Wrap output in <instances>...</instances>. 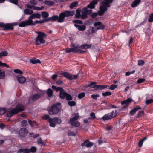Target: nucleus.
<instances>
[{
	"label": "nucleus",
	"instance_id": "69168bd1",
	"mask_svg": "<svg viewBox=\"0 0 153 153\" xmlns=\"http://www.w3.org/2000/svg\"><path fill=\"white\" fill-rule=\"evenodd\" d=\"M73 22L74 23H76L79 24H82L83 23L82 21L79 20H73Z\"/></svg>",
	"mask_w": 153,
	"mask_h": 153
},
{
	"label": "nucleus",
	"instance_id": "4468645a",
	"mask_svg": "<svg viewBox=\"0 0 153 153\" xmlns=\"http://www.w3.org/2000/svg\"><path fill=\"white\" fill-rule=\"evenodd\" d=\"M42 97V95L40 94H36L32 95L31 97V98L33 101H35L40 98Z\"/></svg>",
	"mask_w": 153,
	"mask_h": 153
},
{
	"label": "nucleus",
	"instance_id": "49530a36",
	"mask_svg": "<svg viewBox=\"0 0 153 153\" xmlns=\"http://www.w3.org/2000/svg\"><path fill=\"white\" fill-rule=\"evenodd\" d=\"M4 76L5 74L4 71H2L1 70H0V78L3 79Z\"/></svg>",
	"mask_w": 153,
	"mask_h": 153
},
{
	"label": "nucleus",
	"instance_id": "a211bd4d",
	"mask_svg": "<svg viewBox=\"0 0 153 153\" xmlns=\"http://www.w3.org/2000/svg\"><path fill=\"white\" fill-rule=\"evenodd\" d=\"M107 85H95L93 86L92 88H94L95 90L103 89L107 87Z\"/></svg>",
	"mask_w": 153,
	"mask_h": 153
},
{
	"label": "nucleus",
	"instance_id": "7c9ffc66",
	"mask_svg": "<svg viewBox=\"0 0 153 153\" xmlns=\"http://www.w3.org/2000/svg\"><path fill=\"white\" fill-rule=\"evenodd\" d=\"M76 13L75 15L76 17L77 18H81V14L80 11L77 9L76 10Z\"/></svg>",
	"mask_w": 153,
	"mask_h": 153
},
{
	"label": "nucleus",
	"instance_id": "774afa93",
	"mask_svg": "<svg viewBox=\"0 0 153 153\" xmlns=\"http://www.w3.org/2000/svg\"><path fill=\"white\" fill-rule=\"evenodd\" d=\"M152 102H153V99H149L146 101V103L147 104H149Z\"/></svg>",
	"mask_w": 153,
	"mask_h": 153
},
{
	"label": "nucleus",
	"instance_id": "5701e85b",
	"mask_svg": "<svg viewBox=\"0 0 153 153\" xmlns=\"http://www.w3.org/2000/svg\"><path fill=\"white\" fill-rule=\"evenodd\" d=\"M62 74L65 77L69 79V80H72L73 79L72 77V75L69 74L67 72H64Z\"/></svg>",
	"mask_w": 153,
	"mask_h": 153
},
{
	"label": "nucleus",
	"instance_id": "c03bdc74",
	"mask_svg": "<svg viewBox=\"0 0 153 153\" xmlns=\"http://www.w3.org/2000/svg\"><path fill=\"white\" fill-rule=\"evenodd\" d=\"M6 110L4 108H0V115H2L5 114L6 112Z\"/></svg>",
	"mask_w": 153,
	"mask_h": 153
},
{
	"label": "nucleus",
	"instance_id": "473e14b6",
	"mask_svg": "<svg viewBox=\"0 0 153 153\" xmlns=\"http://www.w3.org/2000/svg\"><path fill=\"white\" fill-rule=\"evenodd\" d=\"M53 91L51 89H48L47 91V93L49 97H51L53 94Z\"/></svg>",
	"mask_w": 153,
	"mask_h": 153
},
{
	"label": "nucleus",
	"instance_id": "f704fd0d",
	"mask_svg": "<svg viewBox=\"0 0 153 153\" xmlns=\"http://www.w3.org/2000/svg\"><path fill=\"white\" fill-rule=\"evenodd\" d=\"M8 53L7 51H2L0 53V58L2 56H5L7 55Z\"/></svg>",
	"mask_w": 153,
	"mask_h": 153
},
{
	"label": "nucleus",
	"instance_id": "37998d69",
	"mask_svg": "<svg viewBox=\"0 0 153 153\" xmlns=\"http://www.w3.org/2000/svg\"><path fill=\"white\" fill-rule=\"evenodd\" d=\"M68 104L71 106H74L76 105V103L74 101H69Z\"/></svg>",
	"mask_w": 153,
	"mask_h": 153
},
{
	"label": "nucleus",
	"instance_id": "412c9836",
	"mask_svg": "<svg viewBox=\"0 0 153 153\" xmlns=\"http://www.w3.org/2000/svg\"><path fill=\"white\" fill-rule=\"evenodd\" d=\"M30 152V150L28 149H20L18 151L17 153H29Z\"/></svg>",
	"mask_w": 153,
	"mask_h": 153
},
{
	"label": "nucleus",
	"instance_id": "8fccbe9b",
	"mask_svg": "<svg viewBox=\"0 0 153 153\" xmlns=\"http://www.w3.org/2000/svg\"><path fill=\"white\" fill-rule=\"evenodd\" d=\"M102 94L103 96L106 97L108 96L111 95V93L110 92L107 91L103 93Z\"/></svg>",
	"mask_w": 153,
	"mask_h": 153
},
{
	"label": "nucleus",
	"instance_id": "f3484780",
	"mask_svg": "<svg viewBox=\"0 0 153 153\" xmlns=\"http://www.w3.org/2000/svg\"><path fill=\"white\" fill-rule=\"evenodd\" d=\"M98 3V0H93L89 5L88 6V7L90 8H94L95 7V5Z\"/></svg>",
	"mask_w": 153,
	"mask_h": 153
},
{
	"label": "nucleus",
	"instance_id": "6e6d98bb",
	"mask_svg": "<svg viewBox=\"0 0 153 153\" xmlns=\"http://www.w3.org/2000/svg\"><path fill=\"white\" fill-rule=\"evenodd\" d=\"M144 112L143 111H139L138 113V114L137 115V117L142 116L144 115Z\"/></svg>",
	"mask_w": 153,
	"mask_h": 153
},
{
	"label": "nucleus",
	"instance_id": "aec40b11",
	"mask_svg": "<svg viewBox=\"0 0 153 153\" xmlns=\"http://www.w3.org/2000/svg\"><path fill=\"white\" fill-rule=\"evenodd\" d=\"M141 108L138 106H136L133 110L130 111V114L131 115H133L138 110L141 109Z\"/></svg>",
	"mask_w": 153,
	"mask_h": 153
},
{
	"label": "nucleus",
	"instance_id": "393cba45",
	"mask_svg": "<svg viewBox=\"0 0 153 153\" xmlns=\"http://www.w3.org/2000/svg\"><path fill=\"white\" fill-rule=\"evenodd\" d=\"M141 2V0H134L131 5L132 7H134L137 6Z\"/></svg>",
	"mask_w": 153,
	"mask_h": 153
},
{
	"label": "nucleus",
	"instance_id": "680f3d73",
	"mask_svg": "<svg viewBox=\"0 0 153 153\" xmlns=\"http://www.w3.org/2000/svg\"><path fill=\"white\" fill-rule=\"evenodd\" d=\"M148 21L150 22H153V13L151 14Z\"/></svg>",
	"mask_w": 153,
	"mask_h": 153
},
{
	"label": "nucleus",
	"instance_id": "864d4df0",
	"mask_svg": "<svg viewBox=\"0 0 153 153\" xmlns=\"http://www.w3.org/2000/svg\"><path fill=\"white\" fill-rule=\"evenodd\" d=\"M77 49L78 50V52H76V53H84L85 52V51H82V50H81L79 49V48H81V46H79L78 45H77Z\"/></svg>",
	"mask_w": 153,
	"mask_h": 153
},
{
	"label": "nucleus",
	"instance_id": "de8ad7c7",
	"mask_svg": "<svg viewBox=\"0 0 153 153\" xmlns=\"http://www.w3.org/2000/svg\"><path fill=\"white\" fill-rule=\"evenodd\" d=\"M144 64V62L143 60H140L138 61V65L139 66H142Z\"/></svg>",
	"mask_w": 153,
	"mask_h": 153
},
{
	"label": "nucleus",
	"instance_id": "2f4dec72",
	"mask_svg": "<svg viewBox=\"0 0 153 153\" xmlns=\"http://www.w3.org/2000/svg\"><path fill=\"white\" fill-rule=\"evenodd\" d=\"M37 143L39 145H41L42 146L45 145V143L42 141V139L40 138H38Z\"/></svg>",
	"mask_w": 153,
	"mask_h": 153
},
{
	"label": "nucleus",
	"instance_id": "4be33fe9",
	"mask_svg": "<svg viewBox=\"0 0 153 153\" xmlns=\"http://www.w3.org/2000/svg\"><path fill=\"white\" fill-rule=\"evenodd\" d=\"M67 93H66L63 89L60 92L59 96L60 98L64 99L66 97Z\"/></svg>",
	"mask_w": 153,
	"mask_h": 153
},
{
	"label": "nucleus",
	"instance_id": "ddd939ff",
	"mask_svg": "<svg viewBox=\"0 0 153 153\" xmlns=\"http://www.w3.org/2000/svg\"><path fill=\"white\" fill-rule=\"evenodd\" d=\"M28 132V131L26 128H22L19 131V134L21 136L24 137L27 134Z\"/></svg>",
	"mask_w": 153,
	"mask_h": 153
},
{
	"label": "nucleus",
	"instance_id": "58836bf2",
	"mask_svg": "<svg viewBox=\"0 0 153 153\" xmlns=\"http://www.w3.org/2000/svg\"><path fill=\"white\" fill-rule=\"evenodd\" d=\"M90 117L88 118L89 119H94L96 118L94 113H91L90 114Z\"/></svg>",
	"mask_w": 153,
	"mask_h": 153
},
{
	"label": "nucleus",
	"instance_id": "f03ea898",
	"mask_svg": "<svg viewBox=\"0 0 153 153\" xmlns=\"http://www.w3.org/2000/svg\"><path fill=\"white\" fill-rule=\"evenodd\" d=\"M41 16V15L39 13H32L29 17L28 20L22 22L19 24V27H25L31 25H34L35 23H33L32 19L34 18H39Z\"/></svg>",
	"mask_w": 153,
	"mask_h": 153
},
{
	"label": "nucleus",
	"instance_id": "c85d7f7f",
	"mask_svg": "<svg viewBox=\"0 0 153 153\" xmlns=\"http://www.w3.org/2000/svg\"><path fill=\"white\" fill-rule=\"evenodd\" d=\"M52 88L53 89L55 90L56 92L59 91L60 92L63 89V88L62 87H56L55 85H52Z\"/></svg>",
	"mask_w": 153,
	"mask_h": 153
},
{
	"label": "nucleus",
	"instance_id": "338daca9",
	"mask_svg": "<svg viewBox=\"0 0 153 153\" xmlns=\"http://www.w3.org/2000/svg\"><path fill=\"white\" fill-rule=\"evenodd\" d=\"M145 81V79L143 78L139 79L137 81V83H141Z\"/></svg>",
	"mask_w": 153,
	"mask_h": 153
},
{
	"label": "nucleus",
	"instance_id": "1a4fd4ad",
	"mask_svg": "<svg viewBox=\"0 0 153 153\" xmlns=\"http://www.w3.org/2000/svg\"><path fill=\"white\" fill-rule=\"evenodd\" d=\"M71 48H67L66 49V52L69 53L71 52H78V51L77 49V45L73 44L71 46Z\"/></svg>",
	"mask_w": 153,
	"mask_h": 153
},
{
	"label": "nucleus",
	"instance_id": "6e6552de",
	"mask_svg": "<svg viewBox=\"0 0 153 153\" xmlns=\"http://www.w3.org/2000/svg\"><path fill=\"white\" fill-rule=\"evenodd\" d=\"M15 23L4 24L3 23L0 22V27H3L5 30H13V26L16 25Z\"/></svg>",
	"mask_w": 153,
	"mask_h": 153
},
{
	"label": "nucleus",
	"instance_id": "f257e3e1",
	"mask_svg": "<svg viewBox=\"0 0 153 153\" xmlns=\"http://www.w3.org/2000/svg\"><path fill=\"white\" fill-rule=\"evenodd\" d=\"M113 0H103L100 4V10L98 14L100 16L103 15L107 10V8L110 6V4L113 1Z\"/></svg>",
	"mask_w": 153,
	"mask_h": 153
},
{
	"label": "nucleus",
	"instance_id": "2eb2a0df",
	"mask_svg": "<svg viewBox=\"0 0 153 153\" xmlns=\"http://www.w3.org/2000/svg\"><path fill=\"white\" fill-rule=\"evenodd\" d=\"M74 26L77 28L79 30L84 31L86 28V26L84 25H79L77 24H75Z\"/></svg>",
	"mask_w": 153,
	"mask_h": 153
},
{
	"label": "nucleus",
	"instance_id": "09e8293b",
	"mask_svg": "<svg viewBox=\"0 0 153 153\" xmlns=\"http://www.w3.org/2000/svg\"><path fill=\"white\" fill-rule=\"evenodd\" d=\"M19 0H10V1H9L16 5H18Z\"/></svg>",
	"mask_w": 153,
	"mask_h": 153
},
{
	"label": "nucleus",
	"instance_id": "3c124183",
	"mask_svg": "<svg viewBox=\"0 0 153 153\" xmlns=\"http://www.w3.org/2000/svg\"><path fill=\"white\" fill-rule=\"evenodd\" d=\"M66 97V100H71L72 99V97L71 95L68 94Z\"/></svg>",
	"mask_w": 153,
	"mask_h": 153
},
{
	"label": "nucleus",
	"instance_id": "423d86ee",
	"mask_svg": "<svg viewBox=\"0 0 153 153\" xmlns=\"http://www.w3.org/2000/svg\"><path fill=\"white\" fill-rule=\"evenodd\" d=\"M117 114V111L113 110L111 112L106 114L102 117L101 118L104 120L111 119L115 117Z\"/></svg>",
	"mask_w": 153,
	"mask_h": 153
},
{
	"label": "nucleus",
	"instance_id": "a18cd8bd",
	"mask_svg": "<svg viewBox=\"0 0 153 153\" xmlns=\"http://www.w3.org/2000/svg\"><path fill=\"white\" fill-rule=\"evenodd\" d=\"M85 96V93L84 92H82L79 94L78 95V98L79 99L83 98Z\"/></svg>",
	"mask_w": 153,
	"mask_h": 153
},
{
	"label": "nucleus",
	"instance_id": "603ef678",
	"mask_svg": "<svg viewBox=\"0 0 153 153\" xmlns=\"http://www.w3.org/2000/svg\"><path fill=\"white\" fill-rule=\"evenodd\" d=\"M117 86V85H112L109 88V89L111 90H114L115 89Z\"/></svg>",
	"mask_w": 153,
	"mask_h": 153
},
{
	"label": "nucleus",
	"instance_id": "dca6fc26",
	"mask_svg": "<svg viewBox=\"0 0 153 153\" xmlns=\"http://www.w3.org/2000/svg\"><path fill=\"white\" fill-rule=\"evenodd\" d=\"M48 121L49 123L50 126L54 127L55 126L56 121L54 119V117L53 118H50L48 119Z\"/></svg>",
	"mask_w": 153,
	"mask_h": 153
},
{
	"label": "nucleus",
	"instance_id": "0eeeda50",
	"mask_svg": "<svg viewBox=\"0 0 153 153\" xmlns=\"http://www.w3.org/2000/svg\"><path fill=\"white\" fill-rule=\"evenodd\" d=\"M75 13L74 10L71 11H66L60 13L61 19L59 22H63L65 17H68L72 16Z\"/></svg>",
	"mask_w": 153,
	"mask_h": 153
},
{
	"label": "nucleus",
	"instance_id": "cd10ccee",
	"mask_svg": "<svg viewBox=\"0 0 153 153\" xmlns=\"http://www.w3.org/2000/svg\"><path fill=\"white\" fill-rule=\"evenodd\" d=\"M78 118L79 116L78 114L77 113L75 117L70 119V123H74V122H76V121L78 119Z\"/></svg>",
	"mask_w": 153,
	"mask_h": 153
},
{
	"label": "nucleus",
	"instance_id": "a19ab883",
	"mask_svg": "<svg viewBox=\"0 0 153 153\" xmlns=\"http://www.w3.org/2000/svg\"><path fill=\"white\" fill-rule=\"evenodd\" d=\"M78 3L77 2H75L74 3H72L71 4L70 7L71 9H72L74 7H75L77 4Z\"/></svg>",
	"mask_w": 153,
	"mask_h": 153
},
{
	"label": "nucleus",
	"instance_id": "9b49d317",
	"mask_svg": "<svg viewBox=\"0 0 153 153\" xmlns=\"http://www.w3.org/2000/svg\"><path fill=\"white\" fill-rule=\"evenodd\" d=\"M133 101L130 98H128L126 100L122 101L121 102L122 105H125L123 106V108H125L128 107L129 103Z\"/></svg>",
	"mask_w": 153,
	"mask_h": 153
},
{
	"label": "nucleus",
	"instance_id": "bb28decb",
	"mask_svg": "<svg viewBox=\"0 0 153 153\" xmlns=\"http://www.w3.org/2000/svg\"><path fill=\"white\" fill-rule=\"evenodd\" d=\"M81 13L82 19H85L87 17V14L84 9L82 10Z\"/></svg>",
	"mask_w": 153,
	"mask_h": 153
},
{
	"label": "nucleus",
	"instance_id": "5fc2aeb1",
	"mask_svg": "<svg viewBox=\"0 0 153 153\" xmlns=\"http://www.w3.org/2000/svg\"><path fill=\"white\" fill-rule=\"evenodd\" d=\"M36 148L34 146L32 147L30 149V151L32 152H35L36 151Z\"/></svg>",
	"mask_w": 153,
	"mask_h": 153
},
{
	"label": "nucleus",
	"instance_id": "20e7f679",
	"mask_svg": "<svg viewBox=\"0 0 153 153\" xmlns=\"http://www.w3.org/2000/svg\"><path fill=\"white\" fill-rule=\"evenodd\" d=\"M61 109L60 103H56L53 104L48 110V113L50 115L57 114Z\"/></svg>",
	"mask_w": 153,
	"mask_h": 153
},
{
	"label": "nucleus",
	"instance_id": "f8f14e48",
	"mask_svg": "<svg viewBox=\"0 0 153 153\" xmlns=\"http://www.w3.org/2000/svg\"><path fill=\"white\" fill-rule=\"evenodd\" d=\"M93 145L92 142H90L89 140H87L81 144L82 146H85L87 148L90 147Z\"/></svg>",
	"mask_w": 153,
	"mask_h": 153
},
{
	"label": "nucleus",
	"instance_id": "052dcab7",
	"mask_svg": "<svg viewBox=\"0 0 153 153\" xmlns=\"http://www.w3.org/2000/svg\"><path fill=\"white\" fill-rule=\"evenodd\" d=\"M28 122L30 125L32 126H33L34 125H36V122H32L30 120H28Z\"/></svg>",
	"mask_w": 153,
	"mask_h": 153
},
{
	"label": "nucleus",
	"instance_id": "0e129e2a",
	"mask_svg": "<svg viewBox=\"0 0 153 153\" xmlns=\"http://www.w3.org/2000/svg\"><path fill=\"white\" fill-rule=\"evenodd\" d=\"M98 30L99 29H103L105 28V26L102 24V23L98 27H97Z\"/></svg>",
	"mask_w": 153,
	"mask_h": 153
},
{
	"label": "nucleus",
	"instance_id": "ea45409f",
	"mask_svg": "<svg viewBox=\"0 0 153 153\" xmlns=\"http://www.w3.org/2000/svg\"><path fill=\"white\" fill-rule=\"evenodd\" d=\"M54 119L56 121V123L57 124H60L62 122V120L61 119L57 117H54Z\"/></svg>",
	"mask_w": 153,
	"mask_h": 153
},
{
	"label": "nucleus",
	"instance_id": "e433bc0d",
	"mask_svg": "<svg viewBox=\"0 0 153 153\" xmlns=\"http://www.w3.org/2000/svg\"><path fill=\"white\" fill-rule=\"evenodd\" d=\"M42 15L44 18H46L48 17L49 14L48 12L44 11L42 13Z\"/></svg>",
	"mask_w": 153,
	"mask_h": 153
},
{
	"label": "nucleus",
	"instance_id": "bf43d9fd",
	"mask_svg": "<svg viewBox=\"0 0 153 153\" xmlns=\"http://www.w3.org/2000/svg\"><path fill=\"white\" fill-rule=\"evenodd\" d=\"M85 10L86 11L87 14H90L92 12V10L91 9H88L87 8H85Z\"/></svg>",
	"mask_w": 153,
	"mask_h": 153
},
{
	"label": "nucleus",
	"instance_id": "39448f33",
	"mask_svg": "<svg viewBox=\"0 0 153 153\" xmlns=\"http://www.w3.org/2000/svg\"><path fill=\"white\" fill-rule=\"evenodd\" d=\"M36 33L38 34V36L35 41L36 44L39 45L44 43L45 41L44 38L46 37V35L42 32L36 31Z\"/></svg>",
	"mask_w": 153,
	"mask_h": 153
},
{
	"label": "nucleus",
	"instance_id": "79ce46f5",
	"mask_svg": "<svg viewBox=\"0 0 153 153\" xmlns=\"http://www.w3.org/2000/svg\"><path fill=\"white\" fill-rule=\"evenodd\" d=\"M29 3L33 6L36 5L37 4V2L36 0H31Z\"/></svg>",
	"mask_w": 153,
	"mask_h": 153
},
{
	"label": "nucleus",
	"instance_id": "a878e982",
	"mask_svg": "<svg viewBox=\"0 0 153 153\" xmlns=\"http://www.w3.org/2000/svg\"><path fill=\"white\" fill-rule=\"evenodd\" d=\"M33 12V10L28 8L25 9L24 11V13L25 15H31Z\"/></svg>",
	"mask_w": 153,
	"mask_h": 153
},
{
	"label": "nucleus",
	"instance_id": "7ed1b4c3",
	"mask_svg": "<svg viewBox=\"0 0 153 153\" xmlns=\"http://www.w3.org/2000/svg\"><path fill=\"white\" fill-rule=\"evenodd\" d=\"M24 110V105L22 104H19L17 105L11 111H7V115L8 117H11L13 115L22 111Z\"/></svg>",
	"mask_w": 153,
	"mask_h": 153
},
{
	"label": "nucleus",
	"instance_id": "b1692460",
	"mask_svg": "<svg viewBox=\"0 0 153 153\" xmlns=\"http://www.w3.org/2000/svg\"><path fill=\"white\" fill-rule=\"evenodd\" d=\"M92 44H84L82 45L81 46V48L82 49H87L90 48L92 46Z\"/></svg>",
	"mask_w": 153,
	"mask_h": 153
},
{
	"label": "nucleus",
	"instance_id": "e2e57ef3",
	"mask_svg": "<svg viewBox=\"0 0 153 153\" xmlns=\"http://www.w3.org/2000/svg\"><path fill=\"white\" fill-rule=\"evenodd\" d=\"M33 5H30L29 4H25V7H27V8H28V9H33Z\"/></svg>",
	"mask_w": 153,
	"mask_h": 153
},
{
	"label": "nucleus",
	"instance_id": "72a5a7b5",
	"mask_svg": "<svg viewBox=\"0 0 153 153\" xmlns=\"http://www.w3.org/2000/svg\"><path fill=\"white\" fill-rule=\"evenodd\" d=\"M46 21L48 22V20H47V19H43L40 21L36 20L34 21L33 23H35V25L37 23H43Z\"/></svg>",
	"mask_w": 153,
	"mask_h": 153
},
{
	"label": "nucleus",
	"instance_id": "6ab92c4d",
	"mask_svg": "<svg viewBox=\"0 0 153 153\" xmlns=\"http://www.w3.org/2000/svg\"><path fill=\"white\" fill-rule=\"evenodd\" d=\"M17 78L19 82L20 83H23L26 81L25 78L21 75H19L17 76Z\"/></svg>",
	"mask_w": 153,
	"mask_h": 153
},
{
	"label": "nucleus",
	"instance_id": "c756f323",
	"mask_svg": "<svg viewBox=\"0 0 153 153\" xmlns=\"http://www.w3.org/2000/svg\"><path fill=\"white\" fill-rule=\"evenodd\" d=\"M30 62L32 64H36L37 63H40L41 61L40 60L38 59L37 60L35 58H33L32 59H31L30 60Z\"/></svg>",
	"mask_w": 153,
	"mask_h": 153
},
{
	"label": "nucleus",
	"instance_id": "4d7b16f0",
	"mask_svg": "<svg viewBox=\"0 0 153 153\" xmlns=\"http://www.w3.org/2000/svg\"><path fill=\"white\" fill-rule=\"evenodd\" d=\"M14 72L19 74H22L23 72L19 69H16L14 70Z\"/></svg>",
	"mask_w": 153,
	"mask_h": 153
},
{
	"label": "nucleus",
	"instance_id": "9d476101",
	"mask_svg": "<svg viewBox=\"0 0 153 153\" xmlns=\"http://www.w3.org/2000/svg\"><path fill=\"white\" fill-rule=\"evenodd\" d=\"M61 19L60 14L59 16L58 15H55L52 16V17L48 18V19H47V20H48V21H49L51 20L53 21H55L56 20H57L58 22H59Z\"/></svg>",
	"mask_w": 153,
	"mask_h": 153
},
{
	"label": "nucleus",
	"instance_id": "c9c22d12",
	"mask_svg": "<svg viewBox=\"0 0 153 153\" xmlns=\"http://www.w3.org/2000/svg\"><path fill=\"white\" fill-rule=\"evenodd\" d=\"M71 124L72 126H73L75 127H77L80 126V123L79 122L76 121L71 123Z\"/></svg>",
	"mask_w": 153,
	"mask_h": 153
},
{
	"label": "nucleus",
	"instance_id": "4c0bfd02",
	"mask_svg": "<svg viewBox=\"0 0 153 153\" xmlns=\"http://www.w3.org/2000/svg\"><path fill=\"white\" fill-rule=\"evenodd\" d=\"M44 4H45L51 5L53 4L54 3L51 1L49 0H46L44 2Z\"/></svg>",
	"mask_w": 153,
	"mask_h": 153
},
{
	"label": "nucleus",
	"instance_id": "13d9d810",
	"mask_svg": "<svg viewBox=\"0 0 153 153\" xmlns=\"http://www.w3.org/2000/svg\"><path fill=\"white\" fill-rule=\"evenodd\" d=\"M99 97L98 94H93L91 95V97L94 99L96 100L97 98Z\"/></svg>",
	"mask_w": 153,
	"mask_h": 153
}]
</instances>
